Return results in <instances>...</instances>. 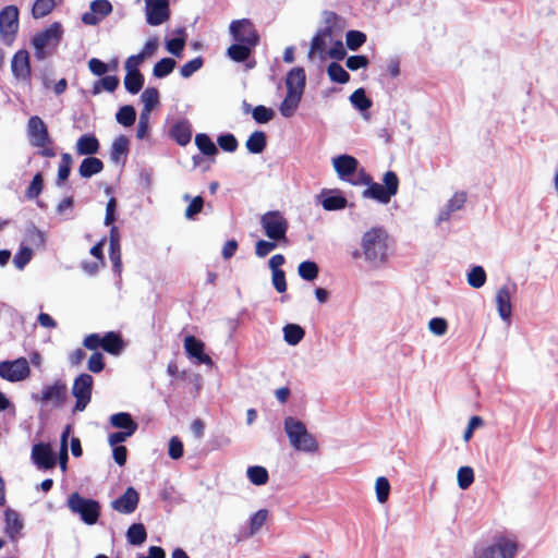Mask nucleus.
Here are the masks:
<instances>
[{"label":"nucleus","mask_w":558,"mask_h":558,"mask_svg":"<svg viewBox=\"0 0 558 558\" xmlns=\"http://www.w3.org/2000/svg\"><path fill=\"white\" fill-rule=\"evenodd\" d=\"M90 10L104 19L112 12V4L109 0H94L90 3Z\"/></svg>","instance_id":"e2e57ef3"},{"label":"nucleus","mask_w":558,"mask_h":558,"mask_svg":"<svg viewBox=\"0 0 558 558\" xmlns=\"http://www.w3.org/2000/svg\"><path fill=\"white\" fill-rule=\"evenodd\" d=\"M138 501V493L133 487H128L123 495L111 502V507L120 513L130 514L136 510Z\"/></svg>","instance_id":"f3484780"},{"label":"nucleus","mask_w":558,"mask_h":558,"mask_svg":"<svg viewBox=\"0 0 558 558\" xmlns=\"http://www.w3.org/2000/svg\"><path fill=\"white\" fill-rule=\"evenodd\" d=\"M496 304L501 318L507 319L511 315L510 292L507 287H502L497 291Z\"/></svg>","instance_id":"c756f323"},{"label":"nucleus","mask_w":558,"mask_h":558,"mask_svg":"<svg viewBox=\"0 0 558 558\" xmlns=\"http://www.w3.org/2000/svg\"><path fill=\"white\" fill-rule=\"evenodd\" d=\"M100 149V144L95 134H83L75 144V150L82 156H93Z\"/></svg>","instance_id":"4be33fe9"},{"label":"nucleus","mask_w":558,"mask_h":558,"mask_svg":"<svg viewBox=\"0 0 558 558\" xmlns=\"http://www.w3.org/2000/svg\"><path fill=\"white\" fill-rule=\"evenodd\" d=\"M267 518L268 511L266 509H260L252 515L250 520V532L252 535L260 530V527L265 524Z\"/></svg>","instance_id":"052dcab7"},{"label":"nucleus","mask_w":558,"mask_h":558,"mask_svg":"<svg viewBox=\"0 0 558 558\" xmlns=\"http://www.w3.org/2000/svg\"><path fill=\"white\" fill-rule=\"evenodd\" d=\"M170 136L180 145L185 146L192 138V126L186 120L175 122L170 129Z\"/></svg>","instance_id":"5701e85b"},{"label":"nucleus","mask_w":558,"mask_h":558,"mask_svg":"<svg viewBox=\"0 0 558 558\" xmlns=\"http://www.w3.org/2000/svg\"><path fill=\"white\" fill-rule=\"evenodd\" d=\"M31 374L28 362L25 357L0 363V377L15 383L26 379Z\"/></svg>","instance_id":"f8f14e48"},{"label":"nucleus","mask_w":558,"mask_h":558,"mask_svg":"<svg viewBox=\"0 0 558 558\" xmlns=\"http://www.w3.org/2000/svg\"><path fill=\"white\" fill-rule=\"evenodd\" d=\"M32 458L38 468L49 470L56 464V457L49 444L39 442L32 448Z\"/></svg>","instance_id":"aec40b11"},{"label":"nucleus","mask_w":558,"mask_h":558,"mask_svg":"<svg viewBox=\"0 0 558 558\" xmlns=\"http://www.w3.org/2000/svg\"><path fill=\"white\" fill-rule=\"evenodd\" d=\"M302 94L295 93L294 90H287V95L280 105V113L284 118H291L299 107Z\"/></svg>","instance_id":"c85d7f7f"},{"label":"nucleus","mask_w":558,"mask_h":558,"mask_svg":"<svg viewBox=\"0 0 558 558\" xmlns=\"http://www.w3.org/2000/svg\"><path fill=\"white\" fill-rule=\"evenodd\" d=\"M327 75L331 82L338 84H347L351 78L350 74L338 62L329 63L327 66Z\"/></svg>","instance_id":"c9c22d12"},{"label":"nucleus","mask_w":558,"mask_h":558,"mask_svg":"<svg viewBox=\"0 0 558 558\" xmlns=\"http://www.w3.org/2000/svg\"><path fill=\"white\" fill-rule=\"evenodd\" d=\"M486 272L482 266H474L468 274V283L475 289H480L485 284Z\"/></svg>","instance_id":"09e8293b"},{"label":"nucleus","mask_w":558,"mask_h":558,"mask_svg":"<svg viewBox=\"0 0 558 558\" xmlns=\"http://www.w3.org/2000/svg\"><path fill=\"white\" fill-rule=\"evenodd\" d=\"M458 485L461 489H466L474 482V472L470 466H461L457 474Z\"/></svg>","instance_id":"864d4df0"},{"label":"nucleus","mask_w":558,"mask_h":558,"mask_svg":"<svg viewBox=\"0 0 558 558\" xmlns=\"http://www.w3.org/2000/svg\"><path fill=\"white\" fill-rule=\"evenodd\" d=\"M384 185L374 182L373 178L361 168L357 172L356 180L351 181L352 185H366L367 187L362 192L364 198L377 201L381 204H388L392 196L399 191V178L396 172L389 170L383 177Z\"/></svg>","instance_id":"f03ea898"},{"label":"nucleus","mask_w":558,"mask_h":558,"mask_svg":"<svg viewBox=\"0 0 558 558\" xmlns=\"http://www.w3.org/2000/svg\"><path fill=\"white\" fill-rule=\"evenodd\" d=\"M369 60L366 56L356 54L350 56L345 61V66L351 71H357L360 69L367 68Z\"/></svg>","instance_id":"0e129e2a"},{"label":"nucleus","mask_w":558,"mask_h":558,"mask_svg":"<svg viewBox=\"0 0 558 558\" xmlns=\"http://www.w3.org/2000/svg\"><path fill=\"white\" fill-rule=\"evenodd\" d=\"M229 32L235 43H243L256 47L260 37L254 25L248 19L234 20L229 25Z\"/></svg>","instance_id":"9d476101"},{"label":"nucleus","mask_w":558,"mask_h":558,"mask_svg":"<svg viewBox=\"0 0 558 558\" xmlns=\"http://www.w3.org/2000/svg\"><path fill=\"white\" fill-rule=\"evenodd\" d=\"M348 201L341 195H330L323 199L322 205L325 210H340L345 208Z\"/></svg>","instance_id":"603ef678"},{"label":"nucleus","mask_w":558,"mask_h":558,"mask_svg":"<svg viewBox=\"0 0 558 558\" xmlns=\"http://www.w3.org/2000/svg\"><path fill=\"white\" fill-rule=\"evenodd\" d=\"M376 497L379 502H386L390 493L389 481L385 476H380L376 480L375 484Z\"/></svg>","instance_id":"5fc2aeb1"},{"label":"nucleus","mask_w":558,"mask_h":558,"mask_svg":"<svg viewBox=\"0 0 558 558\" xmlns=\"http://www.w3.org/2000/svg\"><path fill=\"white\" fill-rule=\"evenodd\" d=\"M350 101L361 111L368 110L372 107V100L366 96L364 88L355 89L350 96Z\"/></svg>","instance_id":"49530a36"},{"label":"nucleus","mask_w":558,"mask_h":558,"mask_svg":"<svg viewBox=\"0 0 558 558\" xmlns=\"http://www.w3.org/2000/svg\"><path fill=\"white\" fill-rule=\"evenodd\" d=\"M119 86V78L114 75H108L97 81L93 86V94L97 95L105 89L109 93L114 92Z\"/></svg>","instance_id":"a18cd8bd"},{"label":"nucleus","mask_w":558,"mask_h":558,"mask_svg":"<svg viewBox=\"0 0 558 558\" xmlns=\"http://www.w3.org/2000/svg\"><path fill=\"white\" fill-rule=\"evenodd\" d=\"M4 533L10 537L11 541H15L21 530L23 529V523L19 513L12 509H7L4 511Z\"/></svg>","instance_id":"b1692460"},{"label":"nucleus","mask_w":558,"mask_h":558,"mask_svg":"<svg viewBox=\"0 0 558 558\" xmlns=\"http://www.w3.org/2000/svg\"><path fill=\"white\" fill-rule=\"evenodd\" d=\"M195 144L202 154L206 156H214L218 149L211 138L205 133H198L195 136Z\"/></svg>","instance_id":"ea45409f"},{"label":"nucleus","mask_w":558,"mask_h":558,"mask_svg":"<svg viewBox=\"0 0 558 558\" xmlns=\"http://www.w3.org/2000/svg\"><path fill=\"white\" fill-rule=\"evenodd\" d=\"M175 60L172 58H162L159 60L153 69L155 77L162 78L169 75L175 68Z\"/></svg>","instance_id":"37998d69"},{"label":"nucleus","mask_w":558,"mask_h":558,"mask_svg":"<svg viewBox=\"0 0 558 558\" xmlns=\"http://www.w3.org/2000/svg\"><path fill=\"white\" fill-rule=\"evenodd\" d=\"M144 85V76L140 72V70L126 71L124 76V87L125 89L135 95L137 94Z\"/></svg>","instance_id":"473e14b6"},{"label":"nucleus","mask_w":558,"mask_h":558,"mask_svg":"<svg viewBox=\"0 0 558 558\" xmlns=\"http://www.w3.org/2000/svg\"><path fill=\"white\" fill-rule=\"evenodd\" d=\"M518 549L515 541L497 536L492 544L477 551L474 558H514Z\"/></svg>","instance_id":"423d86ee"},{"label":"nucleus","mask_w":558,"mask_h":558,"mask_svg":"<svg viewBox=\"0 0 558 558\" xmlns=\"http://www.w3.org/2000/svg\"><path fill=\"white\" fill-rule=\"evenodd\" d=\"M19 14L16 5H7L0 11V38L7 46H11L16 38Z\"/></svg>","instance_id":"1a4fd4ad"},{"label":"nucleus","mask_w":558,"mask_h":558,"mask_svg":"<svg viewBox=\"0 0 558 558\" xmlns=\"http://www.w3.org/2000/svg\"><path fill=\"white\" fill-rule=\"evenodd\" d=\"M305 71L302 68H293L286 77L287 90H294L295 93L303 94L305 87Z\"/></svg>","instance_id":"393cba45"},{"label":"nucleus","mask_w":558,"mask_h":558,"mask_svg":"<svg viewBox=\"0 0 558 558\" xmlns=\"http://www.w3.org/2000/svg\"><path fill=\"white\" fill-rule=\"evenodd\" d=\"M87 368L92 373H96V374L102 372L105 368V361H104L102 353H100L98 351L94 352L88 359Z\"/></svg>","instance_id":"338daca9"},{"label":"nucleus","mask_w":558,"mask_h":558,"mask_svg":"<svg viewBox=\"0 0 558 558\" xmlns=\"http://www.w3.org/2000/svg\"><path fill=\"white\" fill-rule=\"evenodd\" d=\"M129 138L124 135L118 136L111 146L110 158L113 162L119 163L129 153Z\"/></svg>","instance_id":"7c9ffc66"},{"label":"nucleus","mask_w":558,"mask_h":558,"mask_svg":"<svg viewBox=\"0 0 558 558\" xmlns=\"http://www.w3.org/2000/svg\"><path fill=\"white\" fill-rule=\"evenodd\" d=\"M44 187V179L40 172L36 173L26 190V197L28 199H34L39 196Z\"/></svg>","instance_id":"bf43d9fd"},{"label":"nucleus","mask_w":558,"mask_h":558,"mask_svg":"<svg viewBox=\"0 0 558 558\" xmlns=\"http://www.w3.org/2000/svg\"><path fill=\"white\" fill-rule=\"evenodd\" d=\"M33 251L28 246H21L19 252L13 257V264L22 270L32 259Z\"/></svg>","instance_id":"6e6d98bb"},{"label":"nucleus","mask_w":558,"mask_h":558,"mask_svg":"<svg viewBox=\"0 0 558 558\" xmlns=\"http://www.w3.org/2000/svg\"><path fill=\"white\" fill-rule=\"evenodd\" d=\"M332 166L338 178L342 181L349 182L356 180L359 169V161L351 155H339L332 159Z\"/></svg>","instance_id":"ddd939ff"},{"label":"nucleus","mask_w":558,"mask_h":558,"mask_svg":"<svg viewBox=\"0 0 558 558\" xmlns=\"http://www.w3.org/2000/svg\"><path fill=\"white\" fill-rule=\"evenodd\" d=\"M57 4V0H36L32 8V16L41 19L52 12Z\"/></svg>","instance_id":"4c0bfd02"},{"label":"nucleus","mask_w":558,"mask_h":558,"mask_svg":"<svg viewBox=\"0 0 558 558\" xmlns=\"http://www.w3.org/2000/svg\"><path fill=\"white\" fill-rule=\"evenodd\" d=\"M33 399L41 404L61 409L68 400V386L62 379H57L51 385H46L39 395L33 396Z\"/></svg>","instance_id":"0eeeda50"},{"label":"nucleus","mask_w":558,"mask_h":558,"mask_svg":"<svg viewBox=\"0 0 558 558\" xmlns=\"http://www.w3.org/2000/svg\"><path fill=\"white\" fill-rule=\"evenodd\" d=\"M204 60L202 57H196L180 68V74L182 77L187 78L192 76L196 71L203 66Z\"/></svg>","instance_id":"13d9d810"},{"label":"nucleus","mask_w":558,"mask_h":558,"mask_svg":"<svg viewBox=\"0 0 558 558\" xmlns=\"http://www.w3.org/2000/svg\"><path fill=\"white\" fill-rule=\"evenodd\" d=\"M124 345L123 338L119 332L108 331L101 337V349L111 355H119Z\"/></svg>","instance_id":"412c9836"},{"label":"nucleus","mask_w":558,"mask_h":558,"mask_svg":"<svg viewBox=\"0 0 558 558\" xmlns=\"http://www.w3.org/2000/svg\"><path fill=\"white\" fill-rule=\"evenodd\" d=\"M252 116L255 122L259 124L268 123L274 119L275 112L271 108H267L263 105H258L252 110Z\"/></svg>","instance_id":"3c124183"},{"label":"nucleus","mask_w":558,"mask_h":558,"mask_svg":"<svg viewBox=\"0 0 558 558\" xmlns=\"http://www.w3.org/2000/svg\"><path fill=\"white\" fill-rule=\"evenodd\" d=\"M466 202V193L464 191L456 192L452 197L448 201L446 211L440 215V218H448L450 214L461 209Z\"/></svg>","instance_id":"58836bf2"},{"label":"nucleus","mask_w":558,"mask_h":558,"mask_svg":"<svg viewBox=\"0 0 558 558\" xmlns=\"http://www.w3.org/2000/svg\"><path fill=\"white\" fill-rule=\"evenodd\" d=\"M298 272L302 279L313 281L318 277L319 268L315 262L304 260L299 265Z\"/></svg>","instance_id":"79ce46f5"},{"label":"nucleus","mask_w":558,"mask_h":558,"mask_svg":"<svg viewBox=\"0 0 558 558\" xmlns=\"http://www.w3.org/2000/svg\"><path fill=\"white\" fill-rule=\"evenodd\" d=\"M246 473L250 482L257 486L265 485L269 480L268 471L260 465L250 466Z\"/></svg>","instance_id":"a19ab883"},{"label":"nucleus","mask_w":558,"mask_h":558,"mask_svg":"<svg viewBox=\"0 0 558 558\" xmlns=\"http://www.w3.org/2000/svg\"><path fill=\"white\" fill-rule=\"evenodd\" d=\"M141 99L144 104L142 112L150 113L159 104V92L155 87H148L142 93Z\"/></svg>","instance_id":"e433bc0d"},{"label":"nucleus","mask_w":558,"mask_h":558,"mask_svg":"<svg viewBox=\"0 0 558 558\" xmlns=\"http://www.w3.org/2000/svg\"><path fill=\"white\" fill-rule=\"evenodd\" d=\"M366 43V35L360 31H349L345 35L347 47L356 51L361 46Z\"/></svg>","instance_id":"8fccbe9b"},{"label":"nucleus","mask_w":558,"mask_h":558,"mask_svg":"<svg viewBox=\"0 0 558 558\" xmlns=\"http://www.w3.org/2000/svg\"><path fill=\"white\" fill-rule=\"evenodd\" d=\"M170 17L168 0H146V21L149 25L157 26Z\"/></svg>","instance_id":"2eb2a0df"},{"label":"nucleus","mask_w":558,"mask_h":558,"mask_svg":"<svg viewBox=\"0 0 558 558\" xmlns=\"http://www.w3.org/2000/svg\"><path fill=\"white\" fill-rule=\"evenodd\" d=\"M62 34V26L58 22L50 24L44 31L35 34L32 39V45L35 49V57L38 60H44L46 58V47L50 45L57 46L61 40Z\"/></svg>","instance_id":"6e6552de"},{"label":"nucleus","mask_w":558,"mask_h":558,"mask_svg":"<svg viewBox=\"0 0 558 558\" xmlns=\"http://www.w3.org/2000/svg\"><path fill=\"white\" fill-rule=\"evenodd\" d=\"M183 444L179 437L173 436L169 441L168 454L171 459L178 460L183 456Z\"/></svg>","instance_id":"774afa93"},{"label":"nucleus","mask_w":558,"mask_h":558,"mask_svg":"<svg viewBox=\"0 0 558 558\" xmlns=\"http://www.w3.org/2000/svg\"><path fill=\"white\" fill-rule=\"evenodd\" d=\"M284 432L290 440L291 446L298 450L308 453L318 451V442L315 437L308 433L305 424L294 417L284 420Z\"/></svg>","instance_id":"7ed1b4c3"},{"label":"nucleus","mask_w":558,"mask_h":558,"mask_svg":"<svg viewBox=\"0 0 558 558\" xmlns=\"http://www.w3.org/2000/svg\"><path fill=\"white\" fill-rule=\"evenodd\" d=\"M28 132L33 146L45 147L50 144L48 129L38 116L29 118Z\"/></svg>","instance_id":"dca6fc26"},{"label":"nucleus","mask_w":558,"mask_h":558,"mask_svg":"<svg viewBox=\"0 0 558 558\" xmlns=\"http://www.w3.org/2000/svg\"><path fill=\"white\" fill-rule=\"evenodd\" d=\"M68 507L81 517L82 521L88 525L95 524L100 515V505L97 500L85 498L78 493H72L68 499Z\"/></svg>","instance_id":"20e7f679"},{"label":"nucleus","mask_w":558,"mask_h":558,"mask_svg":"<svg viewBox=\"0 0 558 558\" xmlns=\"http://www.w3.org/2000/svg\"><path fill=\"white\" fill-rule=\"evenodd\" d=\"M110 424L119 429L135 433L138 424L133 420L132 415L128 412H119L110 416Z\"/></svg>","instance_id":"bb28decb"},{"label":"nucleus","mask_w":558,"mask_h":558,"mask_svg":"<svg viewBox=\"0 0 558 558\" xmlns=\"http://www.w3.org/2000/svg\"><path fill=\"white\" fill-rule=\"evenodd\" d=\"M217 143L222 150L228 151V153L235 151L239 146L238 140L231 133L222 134V135L218 136Z\"/></svg>","instance_id":"680f3d73"},{"label":"nucleus","mask_w":558,"mask_h":558,"mask_svg":"<svg viewBox=\"0 0 558 558\" xmlns=\"http://www.w3.org/2000/svg\"><path fill=\"white\" fill-rule=\"evenodd\" d=\"M260 225L267 238L275 242L287 241L288 220L278 211H267L260 218Z\"/></svg>","instance_id":"39448f33"},{"label":"nucleus","mask_w":558,"mask_h":558,"mask_svg":"<svg viewBox=\"0 0 558 558\" xmlns=\"http://www.w3.org/2000/svg\"><path fill=\"white\" fill-rule=\"evenodd\" d=\"M104 170V162L94 156L84 158L78 167V173L82 178H90Z\"/></svg>","instance_id":"a878e982"},{"label":"nucleus","mask_w":558,"mask_h":558,"mask_svg":"<svg viewBox=\"0 0 558 558\" xmlns=\"http://www.w3.org/2000/svg\"><path fill=\"white\" fill-rule=\"evenodd\" d=\"M178 33L182 34V37H174L167 41V50L175 56L180 57L185 46V33L184 29H180Z\"/></svg>","instance_id":"4d7b16f0"},{"label":"nucleus","mask_w":558,"mask_h":558,"mask_svg":"<svg viewBox=\"0 0 558 558\" xmlns=\"http://www.w3.org/2000/svg\"><path fill=\"white\" fill-rule=\"evenodd\" d=\"M26 241L29 244L36 245V246H43L45 244V234L37 229L35 226H32L26 230L25 233Z\"/></svg>","instance_id":"69168bd1"},{"label":"nucleus","mask_w":558,"mask_h":558,"mask_svg":"<svg viewBox=\"0 0 558 558\" xmlns=\"http://www.w3.org/2000/svg\"><path fill=\"white\" fill-rule=\"evenodd\" d=\"M11 71L13 76L23 83H31L32 69L29 53L25 49L17 50L11 60Z\"/></svg>","instance_id":"4468645a"},{"label":"nucleus","mask_w":558,"mask_h":558,"mask_svg":"<svg viewBox=\"0 0 558 558\" xmlns=\"http://www.w3.org/2000/svg\"><path fill=\"white\" fill-rule=\"evenodd\" d=\"M246 148L252 154H260L267 145V137L263 131L253 132L246 141Z\"/></svg>","instance_id":"72a5a7b5"},{"label":"nucleus","mask_w":558,"mask_h":558,"mask_svg":"<svg viewBox=\"0 0 558 558\" xmlns=\"http://www.w3.org/2000/svg\"><path fill=\"white\" fill-rule=\"evenodd\" d=\"M72 163H73V159L69 153H64L61 155V160L59 163L58 177H57L58 184L68 180V178L71 173Z\"/></svg>","instance_id":"de8ad7c7"},{"label":"nucleus","mask_w":558,"mask_h":558,"mask_svg":"<svg viewBox=\"0 0 558 558\" xmlns=\"http://www.w3.org/2000/svg\"><path fill=\"white\" fill-rule=\"evenodd\" d=\"M94 379L92 375L83 373L75 378L72 393L76 399L74 411L82 412L86 409L92 399Z\"/></svg>","instance_id":"9b49d317"},{"label":"nucleus","mask_w":558,"mask_h":558,"mask_svg":"<svg viewBox=\"0 0 558 558\" xmlns=\"http://www.w3.org/2000/svg\"><path fill=\"white\" fill-rule=\"evenodd\" d=\"M305 336L304 329L296 324H288L283 327V339L290 345H296Z\"/></svg>","instance_id":"f704fd0d"},{"label":"nucleus","mask_w":558,"mask_h":558,"mask_svg":"<svg viewBox=\"0 0 558 558\" xmlns=\"http://www.w3.org/2000/svg\"><path fill=\"white\" fill-rule=\"evenodd\" d=\"M116 119L118 123L122 124L123 126H131L136 120V111L133 106L125 105L119 109L116 114Z\"/></svg>","instance_id":"c03bdc74"},{"label":"nucleus","mask_w":558,"mask_h":558,"mask_svg":"<svg viewBox=\"0 0 558 558\" xmlns=\"http://www.w3.org/2000/svg\"><path fill=\"white\" fill-rule=\"evenodd\" d=\"M147 538V532L143 523H133L126 531V539L130 545L140 546Z\"/></svg>","instance_id":"2f4dec72"},{"label":"nucleus","mask_w":558,"mask_h":558,"mask_svg":"<svg viewBox=\"0 0 558 558\" xmlns=\"http://www.w3.org/2000/svg\"><path fill=\"white\" fill-rule=\"evenodd\" d=\"M184 349L190 357L197 361L198 364L211 365V357L204 352L205 344L194 336H186L184 339Z\"/></svg>","instance_id":"a211bd4d"},{"label":"nucleus","mask_w":558,"mask_h":558,"mask_svg":"<svg viewBox=\"0 0 558 558\" xmlns=\"http://www.w3.org/2000/svg\"><path fill=\"white\" fill-rule=\"evenodd\" d=\"M389 235L383 227H374L364 232L361 239L362 252L355 250L353 258L361 255L374 268L384 266L388 260Z\"/></svg>","instance_id":"f257e3e1"},{"label":"nucleus","mask_w":558,"mask_h":558,"mask_svg":"<svg viewBox=\"0 0 558 558\" xmlns=\"http://www.w3.org/2000/svg\"><path fill=\"white\" fill-rule=\"evenodd\" d=\"M255 47L243 43H235L228 47L227 56L234 62L247 61Z\"/></svg>","instance_id":"cd10ccee"},{"label":"nucleus","mask_w":558,"mask_h":558,"mask_svg":"<svg viewBox=\"0 0 558 558\" xmlns=\"http://www.w3.org/2000/svg\"><path fill=\"white\" fill-rule=\"evenodd\" d=\"M332 28L331 26H326L319 28L311 40L310 51L307 53L308 59H313L315 53L319 54L322 60L326 59V47H327V38H331Z\"/></svg>","instance_id":"6ab92c4d"}]
</instances>
